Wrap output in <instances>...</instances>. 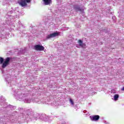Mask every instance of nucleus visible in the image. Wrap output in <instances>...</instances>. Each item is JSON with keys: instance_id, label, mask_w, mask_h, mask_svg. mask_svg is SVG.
I'll list each match as a JSON object with an SVG mask.
<instances>
[{"instance_id": "obj_1", "label": "nucleus", "mask_w": 124, "mask_h": 124, "mask_svg": "<svg viewBox=\"0 0 124 124\" xmlns=\"http://www.w3.org/2000/svg\"><path fill=\"white\" fill-rule=\"evenodd\" d=\"M10 60V57H7L5 60L2 57H0V64H2V68H5L9 64Z\"/></svg>"}, {"instance_id": "obj_2", "label": "nucleus", "mask_w": 124, "mask_h": 124, "mask_svg": "<svg viewBox=\"0 0 124 124\" xmlns=\"http://www.w3.org/2000/svg\"><path fill=\"white\" fill-rule=\"evenodd\" d=\"M31 0H18L17 3L22 7H25L28 5V3H30Z\"/></svg>"}, {"instance_id": "obj_3", "label": "nucleus", "mask_w": 124, "mask_h": 124, "mask_svg": "<svg viewBox=\"0 0 124 124\" xmlns=\"http://www.w3.org/2000/svg\"><path fill=\"white\" fill-rule=\"evenodd\" d=\"M58 35H60V32L56 31L55 32L48 35L46 36V38L47 39H49V38L55 37V36H58Z\"/></svg>"}, {"instance_id": "obj_4", "label": "nucleus", "mask_w": 124, "mask_h": 124, "mask_svg": "<svg viewBox=\"0 0 124 124\" xmlns=\"http://www.w3.org/2000/svg\"><path fill=\"white\" fill-rule=\"evenodd\" d=\"M34 49L36 50V51H44L45 49L44 46H41L40 45H36L34 46Z\"/></svg>"}, {"instance_id": "obj_5", "label": "nucleus", "mask_w": 124, "mask_h": 124, "mask_svg": "<svg viewBox=\"0 0 124 124\" xmlns=\"http://www.w3.org/2000/svg\"><path fill=\"white\" fill-rule=\"evenodd\" d=\"M73 8L77 11V12H78V11L82 12V13L84 12V9L81 8V7L78 5H74L73 6Z\"/></svg>"}, {"instance_id": "obj_6", "label": "nucleus", "mask_w": 124, "mask_h": 124, "mask_svg": "<svg viewBox=\"0 0 124 124\" xmlns=\"http://www.w3.org/2000/svg\"><path fill=\"white\" fill-rule=\"evenodd\" d=\"M91 121H94L95 122H96L99 120V118L100 117L99 115H93L92 116L90 117Z\"/></svg>"}, {"instance_id": "obj_7", "label": "nucleus", "mask_w": 124, "mask_h": 124, "mask_svg": "<svg viewBox=\"0 0 124 124\" xmlns=\"http://www.w3.org/2000/svg\"><path fill=\"white\" fill-rule=\"evenodd\" d=\"M43 1L45 5H49V4H51L52 3V0H43Z\"/></svg>"}, {"instance_id": "obj_8", "label": "nucleus", "mask_w": 124, "mask_h": 124, "mask_svg": "<svg viewBox=\"0 0 124 124\" xmlns=\"http://www.w3.org/2000/svg\"><path fill=\"white\" fill-rule=\"evenodd\" d=\"M78 43L79 46H80V47H83V46H84V44L83 43V41H82V40H78Z\"/></svg>"}, {"instance_id": "obj_9", "label": "nucleus", "mask_w": 124, "mask_h": 124, "mask_svg": "<svg viewBox=\"0 0 124 124\" xmlns=\"http://www.w3.org/2000/svg\"><path fill=\"white\" fill-rule=\"evenodd\" d=\"M114 100H118V99L119 98V95L118 94H115L114 96Z\"/></svg>"}, {"instance_id": "obj_10", "label": "nucleus", "mask_w": 124, "mask_h": 124, "mask_svg": "<svg viewBox=\"0 0 124 124\" xmlns=\"http://www.w3.org/2000/svg\"><path fill=\"white\" fill-rule=\"evenodd\" d=\"M69 101L70 103L72 104V105H74V102H73V100H72V99L70 98L69 99Z\"/></svg>"}, {"instance_id": "obj_11", "label": "nucleus", "mask_w": 124, "mask_h": 124, "mask_svg": "<svg viewBox=\"0 0 124 124\" xmlns=\"http://www.w3.org/2000/svg\"><path fill=\"white\" fill-rule=\"evenodd\" d=\"M122 91H124V87L121 89Z\"/></svg>"}]
</instances>
